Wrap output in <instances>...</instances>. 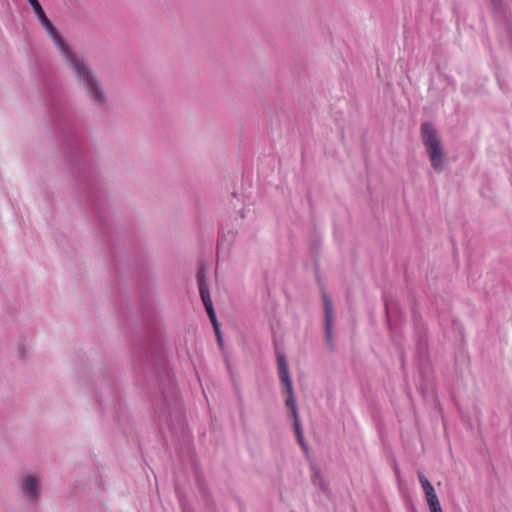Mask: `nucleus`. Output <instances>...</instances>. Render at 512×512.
I'll return each mask as SVG.
<instances>
[{"instance_id": "nucleus-1", "label": "nucleus", "mask_w": 512, "mask_h": 512, "mask_svg": "<svg viewBox=\"0 0 512 512\" xmlns=\"http://www.w3.org/2000/svg\"><path fill=\"white\" fill-rule=\"evenodd\" d=\"M63 57L90 103L99 109H106L109 104L108 96L91 66L73 49Z\"/></svg>"}, {"instance_id": "nucleus-9", "label": "nucleus", "mask_w": 512, "mask_h": 512, "mask_svg": "<svg viewBox=\"0 0 512 512\" xmlns=\"http://www.w3.org/2000/svg\"><path fill=\"white\" fill-rule=\"evenodd\" d=\"M431 512H442L438 497L427 502Z\"/></svg>"}, {"instance_id": "nucleus-5", "label": "nucleus", "mask_w": 512, "mask_h": 512, "mask_svg": "<svg viewBox=\"0 0 512 512\" xmlns=\"http://www.w3.org/2000/svg\"><path fill=\"white\" fill-rule=\"evenodd\" d=\"M30 5L32 6L34 13L39 19L41 25L46 30L48 35L52 38L53 42L59 49L62 55H65L69 51L72 50L70 45L65 41V39L58 33V31L54 28L51 21L47 18L44 10L42 9L38 0H28Z\"/></svg>"}, {"instance_id": "nucleus-8", "label": "nucleus", "mask_w": 512, "mask_h": 512, "mask_svg": "<svg viewBox=\"0 0 512 512\" xmlns=\"http://www.w3.org/2000/svg\"><path fill=\"white\" fill-rule=\"evenodd\" d=\"M325 314H326V329L327 334H330L331 325H332V305L330 301L325 299Z\"/></svg>"}, {"instance_id": "nucleus-2", "label": "nucleus", "mask_w": 512, "mask_h": 512, "mask_svg": "<svg viewBox=\"0 0 512 512\" xmlns=\"http://www.w3.org/2000/svg\"><path fill=\"white\" fill-rule=\"evenodd\" d=\"M420 138L434 171L443 172L447 165L446 152L436 127L431 122H423L420 126Z\"/></svg>"}, {"instance_id": "nucleus-11", "label": "nucleus", "mask_w": 512, "mask_h": 512, "mask_svg": "<svg viewBox=\"0 0 512 512\" xmlns=\"http://www.w3.org/2000/svg\"><path fill=\"white\" fill-rule=\"evenodd\" d=\"M296 438H297V441H298L299 445L303 448V450L307 451L308 446H307V443L304 440V435L296 436Z\"/></svg>"}, {"instance_id": "nucleus-7", "label": "nucleus", "mask_w": 512, "mask_h": 512, "mask_svg": "<svg viewBox=\"0 0 512 512\" xmlns=\"http://www.w3.org/2000/svg\"><path fill=\"white\" fill-rule=\"evenodd\" d=\"M418 478L419 482L422 486V489L426 496V501H432L433 499L437 498V495L435 493V490L429 480L425 477V475L422 472H418Z\"/></svg>"}, {"instance_id": "nucleus-6", "label": "nucleus", "mask_w": 512, "mask_h": 512, "mask_svg": "<svg viewBox=\"0 0 512 512\" xmlns=\"http://www.w3.org/2000/svg\"><path fill=\"white\" fill-rule=\"evenodd\" d=\"M199 292H200V296L203 301V304L206 308V311H207L211 321L213 322L215 328H217L216 316H215L212 301L210 298L209 289H208V286L203 281L200 282Z\"/></svg>"}, {"instance_id": "nucleus-4", "label": "nucleus", "mask_w": 512, "mask_h": 512, "mask_svg": "<svg viewBox=\"0 0 512 512\" xmlns=\"http://www.w3.org/2000/svg\"><path fill=\"white\" fill-rule=\"evenodd\" d=\"M278 374L281 383L284 385L283 392L287 395L285 400L286 406L289 408L291 417H299L296 399L294 396L293 384L289 373L288 362L285 355L279 354L278 358Z\"/></svg>"}, {"instance_id": "nucleus-3", "label": "nucleus", "mask_w": 512, "mask_h": 512, "mask_svg": "<svg viewBox=\"0 0 512 512\" xmlns=\"http://www.w3.org/2000/svg\"><path fill=\"white\" fill-rule=\"evenodd\" d=\"M17 490L22 500L36 505L42 496V476L35 471L24 473L18 481Z\"/></svg>"}, {"instance_id": "nucleus-10", "label": "nucleus", "mask_w": 512, "mask_h": 512, "mask_svg": "<svg viewBox=\"0 0 512 512\" xmlns=\"http://www.w3.org/2000/svg\"><path fill=\"white\" fill-rule=\"evenodd\" d=\"M293 426H294V432H295L296 436L303 435L299 417L293 418Z\"/></svg>"}]
</instances>
